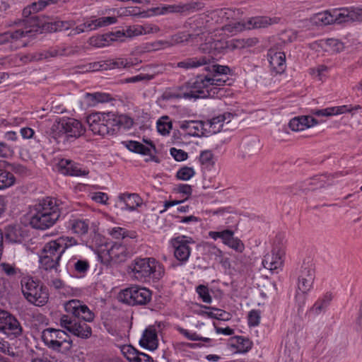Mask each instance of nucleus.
<instances>
[{"label": "nucleus", "instance_id": "obj_1", "mask_svg": "<svg viewBox=\"0 0 362 362\" xmlns=\"http://www.w3.org/2000/svg\"><path fill=\"white\" fill-rule=\"evenodd\" d=\"M64 309L67 313L62 315L59 319L60 326L72 334L87 339L92 335V328L86 322H92L95 314L82 301L73 299L64 303Z\"/></svg>", "mask_w": 362, "mask_h": 362}, {"label": "nucleus", "instance_id": "obj_2", "mask_svg": "<svg viewBox=\"0 0 362 362\" xmlns=\"http://www.w3.org/2000/svg\"><path fill=\"white\" fill-rule=\"evenodd\" d=\"M86 122L94 134L102 136L113 135L120 128L129 129L134 123L127 115H118L111 112L91 113L86 117Z\"/></svg>", "mask_w": 362, "mask_h": 362}, {"label": "nucleus", "instance_id": "obj_3", "mask_svg": "<svg viewBox=\"0 0 362 362\" xmlns=\"http://www.w3.org/2000/svg\"><path fill=\"white\" fill-rule=\"evenodd\" d=\"M23 16L25 18L19 22V28L0 33V45L7 42H17L25 37H33L44 30V23L37 15L33 13L29 6L23 10Z\"/></svg>", "mask_w": 362, "mask_h": 362}, {"label": "nucleus", "instance_id": "obj_4", "mask_svg": "<svg viewBox=\"0 0 362 362\" xmlns=\"http://www.w3.org/2000/svg\"><path fill=\"white\" fill-rule=\"evenodd\" d=\"M60 214L57 200L47 197L30 209V224L35 229H47L56 223L60 217Z\"/></svg>", "mask_w": 362, "mask_h": 362}, {"label": "nucleus", "instance_id": "obj_5", "mask_svg": "<svg viewBox=\"0 0 362 362\" xmlns=\"http://www.w3.org/2000/svg\"><path fill=\"white\" fill-rule=\"evenodd\" d=\"M52 129L53 137L57 142L75 140L86 132V128L81 121L70 117L60 119L53 124Z\"/></svg>", "mask_w": 362, "mask_h": 362}, {"label": "nucleus", "instance_id": "obj_6", "mask_svg": "<svg viewBox=\"0 0 362 362\" xmlns=\"http://www.w3.org/2000/svg\"><path fill=\"white\" fill-rule=\"evenodd\" d=\"M21 291L24 298L35 306H43L49 300V293L46 286L35 281L33 278L24 276L21 280Z\"/></svg>", "mask_w": 362, "mask_h": 362}, {"label": "nucleus", "instance_id": "obj_7", "mask_svg": "<svg viewBox=\"0 0 362 362\" xmlns=\"http://www.w3.org/2000/svg\"><path fill=\"white\" fill-rule=\"evenodd\" d=\"M41 339L48 349L54 351L66 353L72 347L70 336L59 329H45L41 333Z\"/></svg>", "mask_w": 362, "mask_h": 362}, {"label": "nucleus", "instance_id": "obj_8", "mask_svg": "<svg viewBox=\"0 0 362 362\" xmlns=\"http://www.w3.org/2000/svg\"><path fill=\"white\" fill-rule=\"evenodd\" d=\"M129 267L139 281H146L151 276L158 278L162 273L160 264L153 257L136 258Z\"/></svg>", "mask_w": 362, "mask_h": 362}, {"label": "nucleus", "instance_id": "obj_9", "mask_svg": "<svg viewBox=\"0 0 362 362\" xmlns=\"http://www.w3.org/2000/svg\"><path fill=\"white\" fill-rule=\"evenodd\" d=\"M211 74H199L185 83L188 93H191L192 99L216 97V88L211 81Z\"/></svg>", "mask_w": 362, "mask_h": 362}, {"label": "nucleus", "instance_id": "obj_10", "mask_svg": "<svg viewBox=\"0 0 362 362\" xmlns=\"http://www.w3.org/2000/svg\"><path fill=\"white\" fill-rule=\"evenodd\" d=\"M298 291L296 299L302 297V305L305 303V294H307L313 288L315 278L314 264L311 261H303L298 271Z\"/></svg>", "mask_w": 362, "mask_h": 362}, {"label": "nucleus", "instance_id": "obj_11", "mask_svg": "<svg viewBox=\"0 0 362 362\" xmlns=\"http://www.w3.org/2000/svg\"><path fill=\"white\" fill-rule=\"evenodd\" d=\"M120 300L129 305H144L150 302V290L139 286H132L122 290L119 295Z\"/></svg>", "mask_w": 362, "mask_h": 362}, {"label": "nucleus", "instance_id": "obj_12", "mask_svg": "<svg viewBox=\"0 0 362 362\" xmlns=\"http://www.w3.org/2000/svg\"><path fill=\"white\" fill-rule=\"evenodd\" d=\"M77 245L78 242L74 238L62 236L46 243L41 255H47L49 257L60 261L62 255L67 248Z\"/></svg>", "mask_w": 362, "mask_h": 362}, {"label": "nucleus", "instance_id": "obj_13", "mask_svg": "<svg viewBox=\"0 0 362 362\" xmlns=\"http://www.w3.org/2000/svg\"><path fill=\"white\" fill-rule=\"evenodd\" d=\"M204 7L202 2L192 1L187 3L180 2L176 4L165 5L158 7V13L165 15L167 13H186L201 10Z\"/></svg>", "mask_w": 362, "mask_h": 362}, {"label": "nucleus", "instance_id": "obj_14", "mask_svg": "<svg viewBox=\"0 0 362 362\" xmlns=\"http://www.w3.org/2000/svg\"><path fill=\"white\" fill-rule=\"evenodd\" d=\"M193 243L191 238L182 235L172 239L171 244L174 248V256L180 262L181 264L185 263L191 253L189 244Z\"/></svg>", "mask_w": 362, "mask_h": 362}, {"label": "nucleus", "instance_id": "obj_15", "mask_svg": "<svg viewBox=\"0 0 362 362\" xmlns=\"http://www.w3.org/2000/svg\"><path fill=\"white\" fill-rule=\"evenodd\" d=\"M341 175V173H335L334 175H321L315 176L309 180H305L301 183L298 187L300 190L305 192L307 190H314L318 187H324L327 185L332 184L331 180L339 175Z\"/></svg>", "mask_w": 362, "mask_h": 362}, {"label": "nucleus", "instance_id": "obj_16", "mask_svg": "<svg viewBox=\"0 0 362 362\" xmlns=\"http://www.w3.org/2000/svg\"><path fill=\"white\" fill-rule=\"evenodd\" d=\"M284 254V250L282 247H274L271 252L264 257L262 260L264 267L272 272L280 268L283 264L282 256Z\"/></svg>", "mask_w": 362, "mask_h": 362}, {"label": "nucleus", "instance_id": "obj_17", "mask_svg": "<svg viewBox=\"0 0 362 362\" xmlns=\"http://www.w3.org/2000/svg\"><path fill=\"white\" fill-rule=\"evenodd\" d=\"M158 327L149 325L143 332L139 344L149 351H154L158 346Z\"/></svg>", "mask_w": 362, "mask_h": 362}, {"label": "nucleus", "instance_id": "obj_18", "mask_svg": "<svg viewBox=\"0 0 362 362\" xmlns=\"http://www.w3.org/2000/svg\"><path fill=\"white\" fill-rule=\"evenodd\" d=\"M179 127L187 134L201 136L206 134L207 128L204 122L199 120H185L179 122Z\"/></svg>", "mask_w": 362, "mask_h": 362}, {"label": "nucleus", "instance_id": "obj_19", "mask_svg": "<svg viewBox=\"0 0 362 362\" xmlns=\"http://www.w3.org/2000/svg\"><path fill=\"white\" fill-rule=\"evenodd\" d=\"M214 61V57L211 54L189 57L177 62L176 67L184 69L185 70L193 69L211 64Z\"/></svg>", "mask_w": 362, "mask_h": 362}, {"label": "nucleus", "instance_id": "obj_20", "mask_svg": "<svg viewBox=\"0 0 362 362\" xmlns=\"http://www.w3.org/2000/svg\"><path fill=\"white\" fill-rule=\"evenodd\" d=\"M141 199L136 193H122L118 196L117 206L122 210L134 211L141 204Z\"/></svg>", "mask_w": 362, "mask_h": 362}, {"label": "nucleus", "instance_id": "obj_21", "mask_svg": "<svg viewBox=\"0 0 362 362\" xmlns=\"http://www.w3.org/2000/svg\"><path fill=\"white\" fill-rule=\"evenodd\" d=\"M58 168L61 173L70 176H85L88 174V171L82 169L79 164L64 158L58 163Z\"/></svg>", "mask_w": 362, "mask_h": 362}, {"label": "nucleus", "instance_id": "obj_22", "mask_svg": "<svg viewBox=\"0 0 362 362\" xmlns=\"http://www.w3.org/2000/svg\"><path fill=\"white\" fill-rule=\"evenodd\" d=\"M123 35L119 31L110 32L90 37L88 43L95 47H103L108 46L112 42L119 41L122 39Z\"/></svg>", "mask_w": 362, "mask_h": 362}, {"label": "nucleus", "instance_id": "obj_23", "mask_svg": "<svg viewBox=\"0 0 362 362\" xmlns=\"http://www.w3.org/2000/svg\"><path fill=\"white\" fill-rule=\"evenodd\" d=\"M271 68L277 74H281L286 68V56L284 52L270 48L267 53Z\"/></svg>", "mask_w": 362, "mask_h": 362}, {"label": "nucleus", "instance_id": "obj_24", "mask_svg": "<svg viewBox=\"0 0 362 362\" xmlns=\"http://www.w3.org/2000/svg\"><path fill=\"white\" fill-rule=\"evenodd\" d=\"M318 124V121L310 115L296 117L289 122V127L293 131H303Z\"/></svg>", "mask_w": 362, "mask_h": 362}, {"label": "nucleus", "instance_id": "obj_25", "mask_svg": "<svg viewBox=\"0 0 362 362\" xmlns=\"http://www.w3.org/2000/svg\"><path fill=\"white\" fill-rule=\"evenodd\" d=\"M107 255L110 261L117 264L126 261L130 253L124 245L115 243L107 250Z\"/></svg>", "mask_w": 362, "mask_h": 362}, {"label": "nucleus", "instance_id": "obj_26", "mask_svg": "<svg viewBox=\"0 0 362 362\" xmlns=\"http://www.w3.org/2000/svg\"><path fill=\"white\" fill-rule=\"evenodd\" d=\"M279 18H269L267 16H256L248 19L245 23L246 29L264 28L267 26L278 23Z\"/></svg>", "mask_w": 362, "mask_h": 362}, {"label": "nucleus", "instance_id": "obj_27", "mask_svg": "<svg viewBox=\"0 0 362 362\" xmlns=\"http://www.w3.org/2000/svg\"><path fill=\"white\" fill-rule=\"evenodd\" d=\"M1 332L8 337L17 338L23 335V329L19 321L11 314L8 322H6V327L1 329Z\"/></svg>", "mask_w": 362, "mask_h": 362}, {"label": "nucleus", "instance_id": "obj_28", "mask_svg": "<svg viewBox=\"0 0 362 362\" xmlns=\"http://www.w3.org/2000/svg\"><path fill=\"white\" fill-rule=\"evenodd\" d=\"M150 146H146L140 142L136 141H124V146L134 153H140L145 156H151L152 151L156 152V146L151 141H145Z\"/></svg>", "mask_w": 362, "mask_h": 362}, {"label": "nucleus", "instance_id": "obj_29", "mask_svg": "<svg viewBox=\"0 0 362 362\" xmlns=\"http://www.w3.org/2000/svg\"><path fill=\"white\" fill-rule=\"evenodd\" d=\"M187 88H188L186 86L185 83L182 86H177L174 89L165 91L163 94V98L165 100L180 98L191 100L192 95L188 93Z\"/></svg>", "mask_w": 362, "mask_h": 362}, {"label": "nucleus", "instance_id": "obj_30", "mask_svg": "<svg viewBox=\"0 0 362 362\" xmlns=\"http://www.w3.org/2000/svg\"><path fill=\"white\" fill-rule=\"evenodd\" d=\"M117 22L116 17L114 16H106L98 18L90 21L85 22L82 24L84 28V31H90L95 30L98 28L104 27L108 25L114 24Z\"/></svg>", "mask_w": 362, "mask_h": 362}, {"label": "nucleus", "instance_id": "obj_31", "mask_svg": "<svg viewBox=\"0 0 362 362\" xmlns=\"http://www.w3.org/2000/svg\"><path fill=\"white\" fill-rule=\"evenodd\" d=\"M90 221L88 219L73 218L69 221V227L74 233L83 235L88 233L89 229Z\"/></svg>", "mask_w": 362, "mask_h": 362}, {"label": "nucleus", "instance_id": "obj_32", "mask_svg": "<svg viewBox=\"0 0 362 362\" xmlns=\"http://www.w3.org/2000/svg\"><path fill=\"white\" fill-rule=\"evenodd\" d=\"M234 233L233 230H229V234H226L223 240V243L235 250L237 252H241L243 251L245 247L242 241L238 238L233 236Z\"/></svg>", "mask_w": 362, "mask_h": 362}, {"label": "nucleus", "instance_id": "obj_33", "mask_svg": "<svg viewBox=\"0 0 362 362\" xmlns=\"http://www.w3.org/2000/svg\"><path fill=\"white\" fill-rule=\"evenodd\" d=\"M311 22L317 26L327 25L333 23V17L329 11L317 13L311 17Z\"/></svg>", "mask_w": 362, "mask_h": 362}, {"label": "nucleus", "instance_id": "obj_34", "mask_svg": "<svg viewBox=\"0 0 362 362\" xmlns=\"http://www.w3.org/2000/svg\"><path fill=\"white\" fill-rule=\"evenodd\" d=\"M223 118H224V116H222V115H219L216 117H213L207 122H204L206 124V127L207 128V133L216 134L217 132H219L224 124Z\"/></svg>", "mask_w": 362, "mask_h": 362}, {"label": "nucleus", "instance_id": "obj_35", "mask_svg": "<svg viewBox=\"0 0 362 362\" xmlns=\"http://www.w3.org/2000/svg\"><path fill=\"white\" fill-rule=\"evenodd\" d=\"M5 237L6 240L11 243H22L23 241L22 231L20 228L16 227H8L6 228Z\"/></svg>", "mask_w": 362, "mask_h": 362}, {"label": "nucleus", "instance_id": "obj_36", "mask_svg": "<svg viewBox=\"0 0 362 362\" xmlns=\"http://www.w3.org/2000/svg\"><path fill=\"white\" fill-rule=\"evenodd\" d=\"M40 264L41 268L45 271L50 272L54 270L55 272H59L58 268L59 266V261L55 260L50 257H49L47 255H40Z\"/></svg>", "mask_w": 362, "mask_h": 362}, {"label": "nucleus", "instance_id": "obj_37", "mask_svg": "<svg viewBox=\"0 0 362 362\" xmlns=\"http://www.w3.org/2000/svg\"><path fill=\"white\" fill-rule=\"evenodd\" d=\"M16 182V177L13 173L4 170L0 169V189L11 187Z\"/></svg>", "mask_w": 362, "mask_h": 362}, {"label": "nucleus", "instance_id": "obj_38", "mask_svg": "<svg viewBox=\"0 0 362 362\" xmlns=\"http://www.w3.org/2000/svg\"><path fill=\"white\" fill-rule=\"evenodd\" d=\"M204 308H205L206 309L213 310H215L217 312L216 313H215L214 312H207V311H204L202 313L204 315H206V316H208L210 318L216 319V320H224V321L228 320L230 318V313H228L223 310L218 309V308H213V307H207V306H204Z\"/></svg>", "mask_w": 362, "mask_h": 362}, {"label": "nucleus", "instance_id": "obj_39", "mask_svg": "<svg viewBox=\"0 0 362 362\" xmlns=\"http://www.w3.org/2000/svg\"><path fill=\"white\" fill-rule=\"evenodd\" d=\"M210 74L212 86L216 89V97H221L222 96V94L221 93L222 88L221 86H224L228 78H227V79H225L223 76L219 74Z\"/></svg>", "mask_w": 362, "mask_h": 362}, {"label": "nucleus", "instance_id": "obj_40", "mask_svg": "<svg viewBox=\"0 0 362 362\" xmlns=\"http://www.w3.org/2000/svg\"><path fill=\"white\" fill-rule=\"evenodd\" d=\"M349 9L348 8H342L339 11H335L332 13V16L333 17V23L341 24L349 22Z\"/></svg>", "mask_w": 362, "mask_h": 362}, {"label": "nucleus", "instance_id": "obj_41", "mask_svg": "<svg viewBox=\"0 0 362 362\" xmlns=\"http://www.w3.org/2000/svg\"><path fill=\"white\" fill-rule=\"evenodd\" d=\"M237 343L238 351L240 353H246L251 349L252 342L247 338L242 336L235 337Z\"/></svg>", "mask_w": 362, "mask_h": 362}, {"label": "nucleus", "instance_id": "obj_42", "mask_svg": "<svg viewBox=\"0 0 362 362\" xmlns=\"http://www.w3.org/2000/svg\"><path fill=\"white\" fill-rule=\"evenodd\" d=\"M177 330L187 339L191 341H202L204 342H210L211 339L208 337H199L196 332H190L181 327H177Z\"/></svg>", "mask_w": 362, "mask_h": 362}, {"label": "nucleus", "instance_id": "obj_43", "mask_svg": "<svg viewBox=\"0 0 362 362\" xmlns=\"http://www.w3.org/2000/svg\"><path fill=\"white\" fill-rule=\"evenodd\" d=\"M168 117H162L157 122L158 132L162 135H167L169 134L172 128V122L168 120Z\"/></svg>", "mask_w": 362, "mask_h": 362}, {"label": "nucleus", "instance_id": "obj_44", "mask_svg": "<svg viewBox=\"0 0 362 362\" xmlns=\"http://www.w3.org/2000/svg\"><path fill=\"white\" fill-rule=\"evenodd\" d=\"M204 70L207 72L211 73V74H216L219 75H223L227 74L228 72L230 71V69L227 66H221L218 64H211L205 65Z\"/></svg>", "mask_w": 362, "mask_h": 362}, {"label": "nucleus", "instance_id": "obj_45", "mask_svg": "<svg viewBox=\"0 0 362 362\" xmlns=\"http://www.w3.org/2000/svg\"><path fill=\"white\" fill-rule=\"evenodd\" d=\"M58 54H59L58 50H57L56 49L52 48L48 50H44L42 52L35 53L32 56L31 60L38 61V60H42L43 59H48L49 57H54L57 56Z\"/></svg>", "mask_w": 362, "mask_h": 362}, {"label": "nucleus", "instance_id": "obj_46", "mask_svg": "<svg viewBox=\"0 0 362 362\" xmlns=\"http://www.w3.org/2000/svg\"><path fill=\"white\" fill-rule=\"evenodd\" d=\"M2 271L10 277H16L21 276L22 273L21 270L16 267L14 265L8 263H1L0 265Z\"/></svg>", "mask_w": 362, "mask_h": 362}, {"label": "nucleus", "instance_id": "obj_47", "mask_svg": "<svg viewBox=\"0 0 362 362\" xmlns=\"http://www.w3.org/2000/svg\"><path fill=\"white\" fill-rule=\"evenodd\" d=\"M122 351L129 362H134L140 353V351L131 345L124 346Z\"/></svg>", "mask_w": 362, "mask_h": 362}, {"label": "nucleus", "instance_id": "obj_48", "mask_svg": "<svg viewBox=\"0 0 362 362\" xmlns=\"http://www.w3.org/2000/svg\"><path fill=\"white\" fill-rule=\"evenodd\" d=\"M195 174V172L192 168L183 167L181 168L176 174L177 179L181 180H189Z\"/></svg>", "mask_w": 362, "mask_h": 362}, {"label": "nucleus", "instance_id": "obj_49", "mask_svg": "<svg viewBox=\"0 0 362 362\" xmlns=\"http://www.w3.org/2000/svg\"><path fill=\"white\" fill-rule=\"evenodd\" d=\"M197 293L202 298L203 302L210 303L212 300L211 296L209 294V288L204 285H199L196 288Z\"/></svg>", "mask_w": 362, "mask_h": 362}, {"label": "nucleus", "instance_id": "obj_50", "mask_svg": "<svg viewBox=\"0 0 362 362\" xmlns=\"http://www.w3.org/2000/svg\"><path fill=\"white\" fill-rule=\"evenodd\" d=\"M361 109L360 105H342V106H337V107H332V110H333V115H340L345 112H350L354 110H357Z\"/></svg>", "mask_w": 362, "mask_h": 362}, {"label": "nucleus", "instance_id": "obj_51", "mask_svg": "<svg viewBox=\"0 0 362 362\" xmlns=\"http://www.w3.org/2000/svg\"><path fill=\"white\" fill-rule=\"evenodd\" d=\"M142 30V27H129L125 31L119 30L120 33L124 34L122 35V39L119 40V41H122L124 37H132L134 36H138L139 35H141L143 34Z\"/></svg>", "mask_w": 362, "mask_h": 362}, {"label": "nucleus", "instance_id": "obj_52", "mask_svg": "<svg viewBox=\"0 0 362 362\" xmlns=\"http://www.w3.org/2000/svg\"><path fill=\"white\" fill-rule=\"evenodd\" d=\"M73 267L77 273L85 274L88 270L90 265L87 260L78 259L74 262Z\"/></svg>", "mask_w": 362, "mask_h": 362}, {"label": "nucleus", "instance_id": "obj_53", "mask_svg": "<svg viewBox=\"0 0 362 362\" xmlns=\"http://www.w3.org/2000/svg\"><path fill=\"white\" fill-rule=\"evenodd\" d=\"M260 322V312L257 310H252L248 314V325L250 327H256Z\"/></svg>", "mask_w": 362, "mask_h": 362}, {"label": "nucleus", "instance_id": "obj_54", "mask_svg": "<svg viewBox=\"0 0 362 362\" xmlns=\"http://www.w3.org/2000/svg\"><path fill=\"white\" fill-rule=\"evenodd\" d=\"M214 155L211 151L206 150L201 153L199 160L202 165H209L214 163Z\"/></svg>", "mask_w": 362, "mask_h": 362}, {"label": "nucleus", "instance_id": "obj_55", "mask_svg": "<svg viewBox=\"0 0 362 362\" xmlns=\"http://www.w3.org/2000/svg\"><path fill=\"white\" fill-rule=\"evenodd\" d=\"M154 78L153 75H150L147 74H140L139 75L129 77L125 79L127 83H136L141 81H149Z\"/></svg>", "mask_w": 362, "mask_h": 362}, {"label": "nucleus", "instance_id": "obj_56", "mask_svg": "<svg viewBox=\"0 0 362 362\" xmlns=\"http://www.w3.org/2000/svg\"><path fill=\"white\" fill-rule=\"evenodd\" d=\"M326 44L333 52H339L344 49L343 43L337 39H327L326 40Z\"/></svg>", "mask_w": 362, "mask_h": 362}, {"label": "nucleus", "instance_id": "obj_57", "mask_svg": "<svg viewBox=\"0 0 362 362\" xmlns=\"http://www.w3.org/2000/svg\"><path fill=\"white\" fill-rule=\"evenodd\" d=\"M13 155L12 148L5 142L0 141V156L3 158H10Z\"/></svg>", "mask_w": 362, "mask_h": 362}, {"label": "nucleus", "instance_id": "obj_58", "mask_svg": "<svg viewBox=\"0 0 362 362\" xmlns=\"http://www.w3.org/2000/svg\"><path fill=\"white\" fill-rule=\"evenodd\" d=\"M110 234L116 239H121L128 236V232L121 227H115L110 231Z\"/></svg>", "mask_w": 362, "mask_h": 362}, {"label": "nucleus", "instance_id": "obj_59", "mask_svg": "<svg viewBox=\"0 0 362 362\" xmlns=\"http://www.w3.org/2000/svg\"><path fill=\"white\" fill-rule=\"evenodd\" d=\"M170 154L177 161H183L187 158V153L181 149L171 148Z\"/></svg>", "mask_w": 362, "mask_h": 362}, {"label": "nucleus", "instance_id": "obj_60", "mask_svg": "<svg viewBox=\"0 0 362 362\" xmlns=\"http://www.w3.org/2000/svg\"><path fill=\"white\" fill-rule=\"evenodd\" d=\"M238 45L241 47H252L257 45L259 42V40L257 37H250L238 40Z\"/></svg>", "mask_w": 362, "mask_h": 362}, {"label": "nucleus", "instance_id": "obj_61", "mask_svg": "<svg viewBox=\"0 0 362 362\" xmlns=\"http://www.w3.org/2000/svg\"><path fill=\"white\" fill-rule=\"evenodd\" d=\"M127 64L128 62L127 59L119 58L110 62V64L107 65V66L110 69H121L126 67Z\"/></svg>", "mask_w": 362, "mask_h": 362}, {"label": "nucleus", "instance_id": "obj_62", "mask_svg": "<svg viewBox=\"0 0 362 362\" xmlns=\"http://www.w3.org/2000/svg\"><path fill=\"white\" fill-rule=\"evenodd\" d=\"M349 22L362 21V10H361V9H349Z\"/></svg>", "mask_w": 362, "mask_h": 362}, {"label": "nucleus", "instance_id": "obj_63", "mask_svg": "<svg viewBox=\"0 0 362 362\" xmlns=\"http://www.w3.org/2000/svg\"><path fill=\"white\" fill-rule=\"evenodd\" d=\"M72 25V23L69 21H57L55 22L54 28L52 27V30L54 31H62L69 30Z\"/></svg>", "mask_w": 362, "mask_h": 362}, {"label": "nucleus", "instance_id": "obj_64", "mask_svg": "<svg viewBox=\"0 0 362 362\" xmlns=\"http://www.w3.org/2000/svg\"><path fill=\"white\" fill-rule=\"evenodd\" d=\"M327 308L324 306V305L320 303L319 300H317L315 304L311 307L310 311L314 315H319L322 312L325 311Z\"/></svg>", "mask_w": 362, "mask_h": 362}]
</instances>
